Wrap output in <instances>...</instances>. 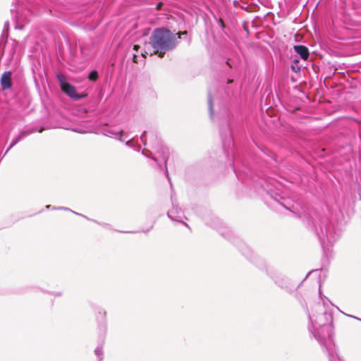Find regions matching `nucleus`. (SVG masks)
Listing matches in <instances>:
<instances>
[{
    "label": "nucleus",
    "mask_w": 361,
    "mask_h": 361,
    "mask_svg": "<svg viewBox=\"0 0 361 361\" xmlns=\"http://www.w3.org/2000/svg\"><path fill=\"white\" fill-rule=\"evenodd\" d=\"M178 39H180V36L177 37L176 34L166 28H156L151 36V44L154 52L162 57L166 51L176 47Z\"/></svg>",
    "instance_id": "nucleus-1"
},
{
    "label": "nucleus",
    "mask_w": 361,
    "mask_h": 361,
    "mask_svg": "<svg viewBox=\"0 0 361 361\" xmlns=\"http://www.w3.org/2000/svg\"><path fill=\"white\" fill-rule=\"evenodd\" d=\"M315 233L324 252L329 251L341 235L340 230L334 228L326 216H321L314 225Z\"/></svg>",
    "instance_id": "nucleus-2"
},
{
    "label": "nucleus",
    "mask_w": 361,
    "mask_h": 361,
    "mask_svg": "<svg viewBox=\"0 0 361 361\" xmlns=\"http://www.w3.org/2000/svg\"><path fill=\"white\" fill-rule=\"evenodd\" d=\"M307 317L309 319V331L311 332V334H313L315 339L319 343L321 346L323 348L324 352L326 353V354L329 356V361H334V353H333V347L334 346V344H326L325 339H323L320 335L319 334V332L315 329V324L314 323L313 319L312 316L310 315V312L307 311Z\"/></svg>",
    "instance_id": "nucleus-3"
},
{
    "label": "nucleus",
    "mask_w": 361,
    "mask_h": 361,
    "mask_svg": "<svg viewBox=\"0 0 361 361\" xmlns=\"http://www.w3.org/2000/svg\"><path fill=\"white\" fill-rule=\"evenodd\" d=\"M56 78L59 81L61 90L71 99L74 100H79L86 96L85 94H78L75 87L67 81L66 76L63 74H57Z\"/></svg>",
    "instance_id": "nucleus-4"
},
{
    "label": "nucleus",
    "mask_w": 361,
    "mask_h": 361,
    "mask_svg": "<svg viewBox=\"0 0 361 361\" xmlns=\"http://www.w3.org/2000/svg\"><path fill=\"white\" fill-rule=\"evenodd\" d=\"M220 135L222 140V145L224 151L228 153V149L233 144V140L231 136V129L228 124L227 121L226 123L220 128Z\"/></svg>",
    "instance_id": "nucleus-5"
},
{
    "label": "nucleus",
    "mask_w": 361,
    "mask_h": 361,
    "mask_svg": "<svg viewBox=\"0 0 361 361\" xmlns=\"http://www.w3.org/2000/svg\"><path fill=\"white\" fill-rule=\"evenodd\" d=\"M156 152L159 154V157H161L164 164V169L165 173L166 175L167 178L171 182V179L169 177V174L167 169V161L169 157V149L168 147L164 146L161 143L157 141L155 146L153 147Z\"/></svg>",
    "instance_id": "nucleus-6"
},
{
    "label": "nucleus",
    "mask_w": 361,
    "mask_h": 361,
    "mask_svg": "<svg viewBox=\"0 0 361 361\" xmlns=\"http://www.w3.org/2000/svg\"><path fill=\"white\" fill-rule=\"evenodd\" d=\"M173 207L167 213L168 217L171 220L177 222H182V219L185 217L183 212L178 206H175L173 202Z\"/></svg>",
    "instance_id": "nucleus-7"
},
{
    "label": "nucleus",
    "mask_w": 361,
    "mask_h": 361,
    "mask_svg": "<svg viewBox=\"0 0 361 361\" xmlns=\"http://www.w3.org/2000/svg\"><path fill=\"white\" fill-rule=\"evenodd\" d=\"M273 201L278 205H280L285 208L286 209L292 212L293 213H296L295 211V208L293 204L288 200H286L280 195H276L273 197Z\"/></svg>",
    "instance_id": "nucleus-8"
},
{
    "label": "nucleus",
    "mask_w": 361,
    "mask_h": 361,
    "mask_svg": "<svg viewBox=\"0 0 361 361\" xmlns=\"http://www.w3.org/2000/svg\"><path fill=\"white\" fill-rule=\"evenodd\" d=\"M123 133V130L122 129L113 127H108L103 130V134L104 135L114 137L116 139L121 142L123 141L122 139Z\"/></svg>",
    "instance_id": "nucleus-9"
},
{
    "label": "nucleus",
    "mask_w": 361,
    "mask_h": 361,
    "mask_svg": "<svg viewBox=\"0 0 361 361\" xmlns=\"http://www.w3.org/2000/svg\"><path fill=\"white\" fill-rule=\"evenodd\" d=\"M1 85L4 90H8L12 87L11 71L4 72L1 78Z\"/></svg>",
    "instance_id": "nucleus-10"
},
{
    "label": "nucleus",
    "mask_w": 361,
    "mask_h": 361,
    "mask_svg": "<svg viewBox=\"0 0 361 361\" xmlns=\"http://www.w3.org/2000/svg\"><path fill=\"white\" fill-rule=\"evenodd\" d=\"M293 49L298 54L300 55L302 59L306 60L308 59L310 52L307 47L304 45H294Z\"/></svg>",
    "instance_id": "nucleus-11"
},
{
    "label": "nucleus",
    "mask_w": 361,
    "mask_h": 361,
    "mask_svg": "<svg viewBox=\"0 0 361 361\" xmlns=\"http://www.w3.org/2000/svg\"><path fill=\"white\" fill-rule=\"evenodd\" d=\"M208 106H209V111L211 119L214 118V110H213V98L212 95L211 89L208 91Z\"/></svg>",
    "instance_id": "nucleus-12"
},
{
    "label": "nucleus",
    "mask_w": 361,
    "mask_h": 361,
    "mask_svg": "<svg viewBox=\"0 0 361 361\" xmlns=\"http://www.w3.org/2000/svg\"><path fill=\"white\" fill-rule=\"evenodd\" d=\"M275 283L282 288L288 289L287 281L277 276L275 279Z\"/></svg>",
    "instance_id": "nucleus-13"
},
{
    "label": "nucleus",
    "mask_w": 361,
    "mask_h": 361,
    "mask_svg": "<svg viewBox=\"0 0 361 361\" xmlns=\"http://www.w3.org/2000/svg\"><path fill=\"white\" fill-rule=\"evenodd\" d=\"M20 141V140L19 139V137L18 136L12 140V142H11V145H9V147H8V149L6 150L4 154L0 157V161L6 156V154L8 152V151Z\"/></svg>",
    "instance_id": "nucleus-14"
},
{
    "label": "nucleus",
    "mask_w": 361,
    "mask_h": 361,
    "mask_svg": "<svg viewBox=\"0 0 361 361\" xmlns=\"http://www.w3.org/2000/svg\"><path fill=\"white\" fill-rule=\"evenodd\" d=\"M95 355L98 357L99 361L103 360V350L102 346H98L94 350Z\"/></svg>",
    "instance_id": "nucleus-15"
},
{
    "label": "nucleus",
    "mask_w": 361,
    "mask_h": 361,
    "mask_svg": "<svg viewBox=\"0 0 361 361\" xmlns=\"http://www.w3.org/2000/svg\"><path fill=\"white\" fill-rule=\"evenodd\" d=\"M35 130H22L20 132L19 135H18V137H19V139L21 140L23 138H24L25 137L32 134V133H34Z\"/></svg>",
    "instance_id": "nucleus-16"
},
{
    "label": "nucleus",
    "mask_w": 361,
    "mask_h": 361,
    "mask_svg": "<svg viewBox=\"0 0 361 361\" xmlns=\"http://www.w3.org/2000/svg\"><path fill=\"white\" fill-rule=\"evenodd\" d=\"M98 78V72L95 70H93L90 72L88 75V79L92 81H95Z\"/></svg>",
    "instance_id": "nucleus-17"
},
{
    "label": "nucleus",
    "mask_w": 361,
    "mask_h": 361,
    "mask_svg": "<svg viewBox=\"0 0 361 361\" xmlns=\"http://www.w3.org/2000/svg\"><path fill=\"white\" fill-rule=\"evenodd\" d=\"M142 154H144L145 156H146V157H151V158H152L154 161H156V162H157V165H158L159 166H160L159 163V161H158V158H157V157L152 156V152H149V154H148V153H146V152H145V150H143V151H142Z\"/></svg>",
    "instance_id": "nucleus-18"
},
{
    "label": "nucleus",
    "mask_w": 361,
    "mask_h": 361,
    "mask_svg": "<svg viewBox=\"0 0 361 361\" xmlns=\"http://www.w3.org/2000/svg\"><path fill=\"white\" fill-rule=\"evenodd\" d=\"M147 133L146 131H144L143 133L140 136V140H142L144 145H146V144H147L146 140H144V137L147 135Z\"/></svg>",
    "instance_id": "nucleus-19"
},
{
    "label": "nucleus",
    "mask_w": 361,
    "mask_h": 361,
    "mask_svg": "<svg viewBox=\"0 0 361 361\" xmlns=\"http://www.w3.org/2000/svg\"><path fill=\"white\" fill-rule=\"evenodd\" d=\"M8 27H9V23L8 21H6L5 23H4V30L3 32H8Z\"/></svg>",
    "instance_id": "nucleus-20"
},
{
    "label": "nucleus",
    "mask_w": 361,
    "mask_h": 361,
    "mask_svg": "<svg viewBox=\"0 0 361 361\" xmlns=\"http://www.w3.org/2000/svg\"><path fill=\"white\" fill-rule=\"evenodd\" d=\"M218 23L221 27L222 29H224L225 27V24L224 23V20L221 18H219L218 20Z\"/></svg>",
    "instance_id": "nucleus-21"
},
{
    "label": "nucleus",
    "mask_w": 361,
    "mask_h": 361,
    "mask_svg": "<svg viewBox=\"0 0 361 361\" xmlns=\"http://www.w3.org/2000/svg\"><path fill=\"white\" fill-rule=\"evenodd\" d=\"M176 36H180L181 37V36L183 35V37H185L188 35V32L187 31H183L182 32H179V33H176Z\"/></svg>",
    "instance_id": "nucleus-22"
},
{
    "label": "nucleus",
    "mask_w": 361,
    "mask_h": 361,
    "mask_svg": "<svg viewBox=\"0 0 361 361\" xmlns=\"http://www.w3.org/2000/svg\"><path fill=\"white\" fill-rule=\"evenodd\" d=\"M322 316L324 317L329 318L331 320V314H329L327 312H324L322 314Z\"/></svg>",
    "instance_id": "nucleus-23"
},
{
    "label": "nucleus",
    "mask_w": 361,
    "mask_h": 361,
    "mask_svg": "<svg viewBox=\"0 0 361 361\" xmlns=\"http://www.w3.org/2000/svg\"><path fill=\"white\" fill-rule=\"evenodd\" d=\"M315 323L317 324L319 326H324L326 324L319 322L317 319L315 320Z\"/></svg>",
    "instance_id": "nucleus-24"
},
{
    "label": "nucleus",
    "mask_w": 361,
    "mask_h": 361,
    "mask_svg": "<svg viewBox=\"0 0 361 361\" xmlns=\"http://www.w3.org/2000/svg\"><path fill=\"white\" fill-rule=\"evenodd\" d=\"M140 48V46H139V45H137V44H134V45H133V49H134L135 51H137V52L138 51V49H139Z\"/></svg>",
    "instance_id": "nucleus-25"
},
{
    "label": "nucleus",
    "mask_w": 361,
    "mask_h": 361,
    "mask_svg": "<svg viewBox=\"0 0 361 361\" xmlns=\"http://www.w3.org/2000/svg\"><path fill=\"white\" fill-rule=\"evenodd\" d=\"M59 209H63V210H66V211H71L73 212L72 210H71L70 209L67 208V207H59ZM75 212H73L74 213Z\"/></svg>",
    "instance_id": "nucleus-26"
},
{
    "label": "nucleus",
    "mask_w": 361,
    "mask_h": 361,
    "mask_svg": "<svg viewBox=\"0 0 361 361\" xmlns=\"http://www.w3.org/2000/svg\"><path fill=\"white\" fill-rule=\"evenodd\" d=\"M74 214H77V215H80V216H82V217H84V218H86V219H87V220H89V218H87V217H86L85 216H84V215H82V214H78V213H77V212H74Z\"/></svg>",
    "instance_id": "nucleus-27"
},
{
    "label": "nucleus",
    "mask_w": 361,
    "mask_h": 361,
    "mask_svg": "<svg viewBox=\"0 0 361 361\" xmlns=\"http://www.w3.org/2000/svg\"><path fill=\"white\" fill-rule=\"evenodd\" d=\"M141 54L143 57H146V54H147V53L146 51L145 53L141 52Z\"/></svg>",
    "instance_id": "nucleus-28"
},
{
    "label": "nucleus",
    "mask_w": 361,
    "mask_h": 361,
    "mask_svg": "<svg viewBox=\"0 0 361 361\" xmlns=\"http://www.w3.org/2000/svg\"><path fill=\"white\" fill-rule=\"evenodd\" d=\"M292 69L295 71V72H297L298 71L296 70L297 69V67H295L294 66H292Z\"/></svg>",
    "instance_id": "nucleus-29"
},
{
    "label": "nucleus",
    "mask_w": 361,
    "mask_h": 361,
    "mask_svg": "<svg viewBox=\"0 0 361 361\" xmlns=\"http://www.w3.org/2000/svg\"><path fill=\"white\" fill-rule=\"evenodd\" d=\"M292 69L295 71V72H297L298 71L296 70L297 69V67H295L294 66H292Z\"/></svg>",
    "instance_id": "nucleus-30"
},
{
    "label": "nucleus",
    "mask_w": 361,
    "mask_h": 361,
    "mask_svg": "<svg viewBox=\"0 0 361 361\" xmlns=\"http://www.w3.org/2000/svg\"><path fill=\"white\" fill-rule=\"evenodd\" d=\"M130 140H128L126 142V145H130Z\"/></svg>",
    "instance_id": "nucleus-31"
},
{
    "label": "nucleus",
    "mask_w": 361,
    "mask_h": 361,
    "mask_svg": "<svg viewBox=\"0 0 361 361\" xmlns=\"http://www.w3.org/2000/svg\"><path fill=\"white\" fill-rule=\"evenodd\" d=\"M350 317H353L354 319H358V320L361 321V319H358V318H357V317H354V316H350Z\"/></svg>",
    "instance_id": "nucleus-32"
},
{
    "label": "nucleus",
    "mask_w": 361,
    "mask_h": 361,
    "mask_svg": "<svg viewBox=\"0 0 361 361\" xmlns=\"http://www.w3.org/2000/svg\"><path fill=\"white\" fill-rule=\"evenodd\" d=\"M328 340H329V343H331V336H328Z\"/></svg>",
    "instance_id": "nucleus-33"
},
{
    "label": "nucleus",
    "mask_w": 361,
    "mask_h": 361,
    "mask_svg": "<svg viewBox=\"0 0 361 361\" xmlns=\"http://www.w3.org/2000/svg\"><path fill=\"white\" fill-rule=\"evenodd\" d=\"M320 287H321V286H319V288H320ZM319 295H320V297H321V298H322V293H321V289H320V288H319Z\"/></svg>",
    "instance_id": "nucleus-34"
},
{
    "label": "nucleus",
    "mask_w": 361,
    "mask_h": 361,
    "mask_svg": "<svg viewBox=\"0 0 361 361\" xmlns=\"http://www.w3.org/2000/svg\"><path fill=\"white\" fill-rule=\"evenodd\" d=\"M183 224H184V225H185L187 227H188V228H189V226H188V224H186V223H183Z\"/></svg>",
    "instance_id": "nucleus-35"
},
{
    "label": "nucleus",
    "mask_w": 361,
    "mask_h": 361,
    "mask_svg": "<svg viewBox=\"0 0 361 361\" xmlns=\"http://www.w3.org/2000/svg\"><path fill=\"white\" fill-rule=\"evenodd\" d=\"M46 207H47V209H49V208L51 207V205H47Z\"/></svg>",
    "instance_id": "nucleus-36"
},
{
    "label": "nucleus",
    "mask_w": 361,
    "mask_h": 361,
    "mask_svg": "<svg viewBox=\"0 0 361 361\" xmlns=\"http://www.w3.org/2000/svg\"><path fill=\"white\" fill-rule=\"evenodd\" d=\"M294 61H295V62H298L299 61H298V60H297V59H295V60H294Z\"/></svg>",
    "instance_id": "nucleus-37"
}]
</instances>
